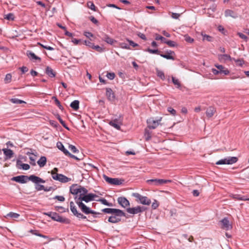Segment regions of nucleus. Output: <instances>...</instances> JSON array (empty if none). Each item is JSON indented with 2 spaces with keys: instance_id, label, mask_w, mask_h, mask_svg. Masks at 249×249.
<instances>
[{
  "instance_id": "40",
  "label": "nucleus",
  "mask_w": 249,
  "mask_h": 249,
  "mask_svg": "<svg viewBox=\"0 0 249 249\" xmlns=\"http://www.w3.org/2000/svg\"><path fill=\"white\" fill-rule=\"evenodd\" d=\"M234 198H235L237 200H249V198H247L246 196H241L240 195H235L234 196Z\"/></svg>"
},
{
  "instance_id": "46",
  "label": "nucleus",
  "mask_w": 249,
  "mask_h": 249,
  "mask_svg": "<svg viewBox=\"0 0 249 249\" xmlns=\"http://www.w3.org/2000/svg\"><path fill=\"white\" fill-rule=\"evenodd\" d=\"M144 136L146 141H149L151 138V134L147 129H145Z\"/></svg>"
},
{
  "instance_id": "57",
  "label": "nucleus",
  "mask_w": 249,
  "mask_h": 249,
  "mask_svg": "<svg viewBox=\"0 0 249 249\" xmlns=\"http://www.w3.org/2000/svg\"><path fill=\"white\" fill-rule=\"evenodd\" d=\"M35 188L37 191H41L44 190L45 187L43 185L36 184Z\"/></svg>"
},
{
  "instance_id": "54",
  "label": "nucleus",
  "mask_w": 249,
  "mask_h": 249,
  "mask_svg": "<svg viewBox=\"0 0 249 249\" xmlns=\"http://www.w3.org/2000/svg\"><path fill=\"white\" fill-rule=\"evenodd\" d=\"M53 199H57L61 202H63L65 200V197L63 196H56L54 197Z\"/></svg>"
},
{
  "instance_id": "32",
  "label": "nucleus",
  "mask_w": 249,
  "mask_h": 249,
  "mask_svg": "<svg viewBox=\"0 0 249 249\" xmlns=\"http://www.w3.org/2000/svg\"><path fill=\"white\" fill-rule=\"evenodd\" d=\"M52 99L54 100L56 105L57 106V107H59V108L60 110H61L62 111H63L64 110V107L61 105L60 102L57 99V98L56 97H55V96H53Z\"/></svg>"
},
{
  "instance_id": "12",
  "label": "nucleus",
  "mask_w": 249,
  "mask_h": 249,
  "mask_svg": "<svg viewBox=\"0 0 249 249\" xmlns=\"http://www.w3.org/2000/svg\"><path fill=\"white\" fill-rule=\"evenodd\" d=\"M133 196L140 201V203L143 205H149L151 203L150 199L147 197L141 196L138 193H133Z\"/></svg>"
},
{
  "instance_id": "60",
  "label": "nucleus",
  "mask_w": 249,
  "mask_h": 249,
  "mask_svg": "<svg viewBox=\"0 0 249 249\" xmlns=\"http://www.w3.org/2000/svg\"><path fill=\"white\" fill-rule=\"evenodd\" d=\"M126 40L129 42L130 45L134 47H137L139 45L137 43H135L132 40L127 39Z\"/></svg>"
},
{
  "instance_id": "53",
  "label": "nucleus",
  "mask_w": 249,
  "mask_h": 249,
  "mask_svg": "<svg viewBox=\"0 0 249 249\" xmlns=\"http://www.w3.org/2000/svg\"><path fill=\"white\" fill-rule=\"evenodd\" d=\"M115 76L114 72H108L107 74V77L110 80H113Z\"/></svg>"
},
{
  "instance_id": "26",
  "label": "nucleus",
  "mask_w": 249,
  "mask_h": 249,
  "mask_svg": "<svg viewBox=\"0 0 249 249\" xmlns=\"http://www.w3.org/2000/svg\"><path fill=\"white\" fill-rule=\"evenodd\" d=\"M46 158L45 156H42L37 161V163L40 167H43L46 165Z\"/></svg>"
},
{
  "instance_id": "45",
  "label": "nucleus",
  "mask_w": 249,
  "mask_h": 249,
  "mask_svg": "<svg viewBox=\"0 0 249 249\" xmlns=\"http://www.w3.org/2000/svg\"><path fill=\"white\" fill-rule=\"evenodd\" d=\"M91 48L96 50L99 53H102L104 51V49L99 45H94L93 44Z\"/></svg>"
},
{
  "instance_id": "3",
  "label": "nucleus",
  "mask_w": 249,
  "mask_h": 249,
  "mask_svg": "<svg viewBox=\"0 0 249 249\" xmlns=\"http://www.w3.org/2000/svg\"><path fill=\"white\" fill-rule=\"evenodd\" d=\"M44 214L50 217L54 221L59 222L63 223H69V219L64 218L60 216L57 213L55 212H47L44 213Z\"/></svg>"
},
{
  "instance_id": "48",
  "label": "nucleus",
  "mask_w": 249,
  "mask_h": 249,
  "mask_svg": "<svg viewBox=\"0 0 249 249\" xmlns=\"http://www.w3.org/2000/svg\"><path fill=\"white\" fill-rule=\"evenodd\" d=\"M8 216L14 218H17L19 217V214L17 213H15L13 212H10L7 214Z\"/></svg>"
},
{
  "instance_id": "59",
  "label": "nucleus",
  "mask_w": 249,
  "mask_h": 249,
  "mask_svg": "<svg viewBox=\"0 0 249 249\" xmlns=\"http://www.w3.org/2000/svg\"><path fill=\"white\" fill-rule=\"evenodd\" d=\"M84 36H85L87 37L90 39V37L93 36V35L89 32H84Z\"/></svg>"
},
{
  "instance_id": "14",
  "label": "nucleus",
  "mask_w": 249,
  "mask_h": 249,
  "mask_svg": "<svg viewBox=\"0 0 249 249\" xmlns=\"http://www.w3.org/2000/svg\"><path fill=\"white\" fill-rule=\"evenodd\" d=\"M221 224V228L226 231L232 229V225L230 224L229 220L227 217H224L220 221Z\"/></svg>"
},
{
  "instance_id": "16",
  "label": "nucleus",
  "mask_w": 249,
  "mask_h": 249,
  "mask_svg": "<svg viewBox=\"0 0 249 249\" xmlns=\"http://www.w3.org/2000/svg\"><path fill=\"white\" fill-rule=\"evenodd\" d=\"M98 36L102 39V40L105 41L109 44L112 45L115 42H116V40L111 38L108 35L105 33H102V36L98 35Z\"/></svg>"
},
{
  "instance_id": "17",
  "label": "nucleus",
  "mask_w": 249,
  "mask_h": 249,
  "mask_svg": "<svg viewBox=\"0 0 249 249\" xmlns=\"http://www.w3.org/2000/svg\"><path fill=\"white\" fill-rule=\"evenodd\" d=\"M106 96L109 101L113 102L115 101V96L111 89L106 88Z\"/></svg>"
},
{
  "instance_id": "5",
  "label": "nucleus",
  "mask_w": 249,
  "mask_h": 249,
  "mask_svg": "<svg viewBox=\"0 0 249 249\" xmlns=\"http://www.w3.org/2000/svg\"><path fill=\"white\" fill-rule=\"evenodd\" d=\"M51 174L52 175V178L54 180L59 181L62 183H66L71 180V178H68L66 176L61 174H58L53 172H51Z\"/></svg>"
},
{
  "instance_id": "49",
  "label": "nucleus",
  "mask_w": 249,
  "mask_h": 249,
  "mask_svg": "<svg viewBox=\"0 0 249 249\" xmlns=\"http://www.w3.org/2000/svg\"><path fill=\"white\" fill-rule=\"evenodd\" d=\"M69 148L74 153H76L79 152V150L76 148V147L73 145H69Z\"/></svg>"
},
{
  "instance_id": "30",
  "label": "nucleus",
  "mask_w": 249,
  "mask_h": 249,
  "mask_svg": "<svg viewBox=\"0 0 249 249\" xmlns=\"http://www.w3.org/2000/svg\"><path fill=\"white\" fill-rule=\"evenodd\" d=\"M156 73L158 77L160 78L162 80H164L165 77L163 71L159 70L158 69H156Z\"/></svg>"
},
{
  "instance_id": "34",
  "label": "nucleus",
  "mask_w": 249,
  "mask_h": 249,
  "mask_svg": "<svg viewBox=\"0 0 249 249\" xmlns=\"http://www.w3.org/2000/svg\"><path fill=\"white\" fill-rule=\"evenodd\" d=\"M10 101L12 103L16 104L25 103V102L24 101L18 99V98H12V99H10Z\"/></svg>"
},
{
  "instance_id": "4",
  "label": "nucleus",
  "mask_w": 249,
  "mask_h": 249,
  "mask_svg": "<svg viewBox=\"0 0 249 249\" xmlns=\"http://www.w3.org/2000/svg\"><path fill=\"white\" fill-rule=\"evenodd\" d=\"M75 203L77 204L78 207L81 209V211L86 214H101L99 213H97L87 207L83 202L75 200Z\"/></svg>"
},
{
  "instance_id": "51",
  "label": "nucleus",
  "mask_w": 249,
  "mask_h": 249,
  "mask_svg": "<svg viewBox=\"0 0 249 249\" xmlns=\"http://www.w3.org/2000/svg\"><path fill=\"white\" fill-rule=\"evenodd\" d=\"M120 46L121 48L123 49H125L129 50L130 49V48L128 45H127L126 43L124 42H122L120 43Z\"/></svg>"
},
{
  "instance_id": "44",
  "label": "nucleus",
  "mask_w": 249,
  "mask_h": 249,
  "mask_svg": "<svg viewBox=\"0 0 249 249\" xmlns=\"http://www.w3.org/2000/svg\"><path fill=\"white\" fill-rule=\"evenodd\" d=\"M12 79V75L10 73H8L6 75L5 77L4 78V82L6 84L9 83Z\"/></svg>"
},
{
  "instance_id": "10",
  "label": "nucleus",
  "mask_w": 249,
  "mask_h": 249,
  "mask_svg": "<svg viewBox=\"0 0 249 249\" xmlns=\"http://www.w3.org/2000/svg\"><path fill=\"white\" fill-rule=\"evenodd\" d=\"M146 210V208L144 206H138L133 208H127L126 211L127 213L132 214H136L140 213H142Z\"/></svg>"
},
{
  "instance_id": "18",
  "label": "nucleus",
  "mask_w": 249,
  "mask_h": 249,
  "mask_svg": "<svg viewBox=\"0 0 249 249\" xmlns=\"http://www.w3.org/2000/svg\"><path fill=\"white\" fill-rule=\"evenodd\" d=\"M80 185H78L77 184H73L70 188V193L75 195V196L78 195V194L80 192Z\"/></svg>"
},
{
  "instance_id": "19",
  "label": "nucleus",
  "mask_w": 249,
  "mask_h": 249,
  "mask_svg": "<svg viewBox=\"0 0 249 249\" xmlns=\"http://www.w3.org/2000/svg\"><path fill=\"white\" fill-rule=\"evenodd\" d=\"M2 151L4 155H5L4 160L11 159L14 156V153L10 149L4 148L2 149Z\"/></svg>"
},
{
  "instance_id": "56",
  "label": "nucleus",
  "mask_w": 249,
  "mask_h": 249,
  "mask_svg": "<svg viewBox=\"0 0 249 249\" xmlns=\"http://www.w3.org/2000/svg\"><path fill=\"white\" fill-rule=\"evenodd\" d=\"M167 110L173 115L175 116L176 114V111L171 107H169Z\"/></svg>"
},
{
  "instance_id": "64",
  "label": "nucleus",
  "mask_w": 249,
  "mask_h": 249,
  "mask_svg": "<svg viewBox=\"0 0 249 249\" xmlns=\"http://www.w3.org/2000/svg\"><path fill=\"white\" fill-rule=\"evenodd\" d=\"M19 69L22 71V73H24L25 72H27L28 71V69L27 67L23 66L22 67L19 68Z\"/></svg>"
},
{
  "instance_id": "41",
  "label": "nucleus",
  "mask_w": 249,
  "mask_h": 249,
  "mask_svg": "<svg viewBox=\"0 0 249 249\" xmlns=\"http://www.w3.org/2000/svg\"><path fill=\"white\" fill-rule=\"evenodd\" d=\"M165 43L167 44L169 47H173L177 46V44L175 41L170 40L166 39V41H165Z\"/></svg>"
},
{
  "instance_id": "42",
  "label": "nucleus",
  "mask_w": 249,
  "mask_h": 249,
  "mask_svg": "<svg viewBox=\"0 0 249 249\" xmlns=\"http://www.w3.org/2000/svg\"><path fill=\"white\" fill-rule=\"evenodd\" d=\"M115 208H105L102 210V212L105 213L111 214L114 211H115Z\"/></svg>"
},
{
  "instance_id": "55",
  "label": "nucleus",
  "mask_w": 249,
  "mask_h": 249,
  "mask_svg": "<svg viewBox=\"0 0 249 249\" xmlns=\"http://www.w3.org/2000/svg\"><path fill=\"white\" fill-rule=\"evenodd\" d=\"M88 6L91 10L95 11H96L95 6L93 2H88Z\"/></svg>"
},
{
  "instance_id": "23",
  "label": "nucleus",
  "mask_w": 249,
  "mask_h": 249,
  "mask_svg": "<svg viewBox=\"0 0 249 249\" xmlns=\"http://www.w3.org/2000/svg\"><path fill=\"white\" fill-rule=\"evenodd\" d=\"M80 192L79 193V195L75 196L74 197H82V196L88 194V191L85 187L80 186Z\"/></svg>"
},
{
  "instance_id": "61",
  "label": "nucleus",
  "mask_w": 249,
  "mask_h": 249,
  "mask_svg": "<svg viewBox=\"0 0 249 249\" xmlns=\"http://www.w3.org/2000/svg\"><path fill=\"white\" fill-rule=\"evenodd\" d=\"M237 35L239 36V37L240 38H241L242 39H243L244 40H247L248 38L247 36L246 35H245L244 34H243V33L238 32L237 33Z\"/></svg>"
},
{
  "instance_id": "47",
  "label": "nucleus",
  "mask_w": 249,
  "mask_h": 249,
  "mask_svg": "<svg viewBox=\"0 0 249 249\" xmlns=\"http://www.w3.org/2000/svg\"><path fill=\"white\" fill-rule=\"evenodd\" d=\"M184 40L189 43H192L194 41V39L189 36L188 35H185L184 36Z\"/></svg>"
},
{
  "instance_id": "43",
  "label": "nucleus",
  "mask_w": 249,
  "mask_h": 249,
  "mask_svg": "<svg viewBox=\"0 0 249 249\" xmlns=\"http://www.w3.org/2000/svg\"><path fill=\"white\" fill-rule=\"evenodd\" d=\"M92 39H90V40H84V41H83L82 40V43L83 44H84L90 48H92L93 45V43H91L90 41H91Z\"/></svg>"
},
{
  "instance_id": "36",
  "label": "nucleus",
  "mask_w": 249,
  "mask_h": 249,
  "mask_svg": "<svg viewBox=\"0 0 249 249\" xmlns=\"http://www.w3.org/2000/svg\"><path fill=\"white\" fill-rule=\"evenodd\" d=\"M160 56H161L162 57H163L167 59H171V60H175V58L173 56H172V55H169L167 53H166V54L160 53Z\"/></svg>"
},
{
  "instance_id": "7",
  "label": "nucleus",
  "mask_w": 249,
  "mask_h": 249,
  "mask_svg": "<svg viewBox=\"0 0 249 249\" xmlns=\"http://www.w3.org/2000/svg\"><path fill=\"white\" fill-rule=\"evenodd\" d=\"M171 180L157 178L148 179L147 180V183L155 186H160L163 184L171 182Z\"/></svg>"
},
{
  "instance_id": "58",
  "label": "nucleus",
  "mask_w": 249,
  "mask_h": 249,
  "mask_svg": "<svg viewBox=\"0 0 249 249\" xmlns=\"http://www.w3.org/2000/svg\"><path fill=\"white\" fill-rule=\"evenodd\" d=\"M21 166L23 170H27L30 169V165L27 163H22L21 164Z\"/></svg>"
},
{
  "instance_id": "33",
  "label": "nucleus",
  "mask_w": 249,
  "mask_h": 249,
  "mask_svg": "<svg viewBox=\"0 0 249 249\" xmlns=\"http://www.w3.org/2000/svg\"><path fill=\"white\" fill-rule=\"evenodd\" d=\"M57 119L59 120L60 124H62V125L67 129V130H69V128L68 127L67 124H66L65 122L61 119L59 115H57Z\"/></svg>"
},
{
  "instance_id": "15",
  "label": "nucleus",
  "mask_w": 249,
  "mask_h": 249,
  "mask_svg": "<svg viewBox=\"0 0 249 249\" xmlns=\"http://www.w3.org/2000/svg\"><path fill=\"white\" fill-rule=\"evenodd\" d=\"M117 201L123 208H127L130 205L129 201L124 196L119 197Z\"/></svg>"
},
{
  "instance_id": "38",
  "label": "nucleus",
  "mask_w": 249,
  "mask_h": 249,
  "mask_svg": "<svg viewBox=\"0 0 249 249\" xmlns=\"http://www.w3.org/2000/svg\"><path fill=\"white\" fill-rule=\"evenodd\" d=\"M98 201L101 202L103 204L107 206H112V204L108 202L106 199L105 198H101Z\"/></svg>"
},
{
  "instance_id": "20",
  "label": "nucleus",
  "mask_w": 249,
  "mask_h": 249,
  "mask_svg": "<svg viewBox=\"0 0 249 249\" xmlns=\"http://www.w3.org/2000/svg\"><path fill=\"white\" fill-rule=\"evenodd\" d=\"M215 66L217 68V70L220 71V74H223L225 75H227L229 74L230 71L228 69L225 68L221 65H215Z\"/></svg>"
},
{
  "instance_id": "27",
  "label": "nucleus",
  "mask_w": 249,
  "mask_h": 249,
  "mask_svg": "<svg viewBox=\"0 0 249 249\" xmlns=\"http://www.w3.org/2000/svg\"><path fill=\"white\" fill-rule=\"evenodd\" d=\"M57 147L62 151L64 154L66 155L67 154L69 153V151L67 150L64 146L63 144L61 142H58L56 143Z\"/></svg>"
},
{
  "instance_id": "21",
  "label": "nucleus",
  "mask_w": 249,
  "mask_h": 249,
  "mask_svg": "<svg viewBox=\"0 0 249 249\" xmlns=\"http://www.w3.org/2000/svg\"><path fill=\"white\" fill-rule=\"evenodd\" d=\"M216 112V109L212 106L209 107L206 110V115L207 117H212Z\"/></svg>"
},
{
  "instance_id": "62",
  "label": "nucleus",
  "mask_w": 249,
  "mask_h": 249,
  "mask_svg": "<svg viewBox=\"0 0 249 249\" xmlns=\"http://www.w3.org/2000/svg\"><path fill=\"white\" fill-rule=\"evenodd\" d=\"M71 41L75 45L78 44L79 42H82V40L76 38H72Z\"/></svg>"
},
{
  "instance_id": "6",
  "label": "nucleus",
  "mask_w": 249,
  "mask_h": 249,
  "mask_svg": "<svg viewBox=\"0 0 249 249\" xmlns=\"http://www.w3.org/2000/svg\"><path fill=\"white\" fill-rule=\"evenodd\" d=\"M237 160L238 158L236 157H228L219 160L216 162L215 164L216 165L232 164L236 163Z\"/></svg>"
},
{
  "instance_id": "9",
  "label": "nucleus",
  "mask_w": 249,
  "mask_h": 249,
  "mask_svg": "<svg viewBox=\"0 0 249 249\" xmlns=\"http://www.w3.org/2000/svg\"><path fill=\"white\" fill-rule=\"evenodd\" d=\"M70 207L71 212L77 218L79 219H86L87 217L82 213H79L77 210V208L76 206L74 205V202L73 201H71L70 203Z\"/></svg>"
},
{
  "instance_id": "50",
  "label": "nucleus",
  "mask_w": 249,
  "mask_h": 249,
  "mask_svg": "<svg viewBox=\"0 0 249 249\" xmlns=\"http://www.w3.org/2000/svg\"><path fill=\"white\" fill-rule=\"evenodd\" d=\"M5 18L9 20H13L14 19V15L13 13H9L6 15Z\"/></svg>"
},
{
  "instance_id": "39",
  "label": "nucleus",
  "mask_w": 249,
  "mask_h": 249,
  "mask_svg": "<svg viewBox=\"0 0 249 249\" xmlns=\"http://www.w3.org/2000/svg\"><path fill=\"white\" fill-rule=\"evenodd\" d=\"M172 82H173V84L177 86V88H179L180 87L181 85H180V83L179 81H178V79H176L174 77H172Z\"/></svg>"
},
{
  "instance_id": "25",
  "label": "nucleus",
  "mask_w": 249,
  "mask_h": 249,
  "mask_svg": "<svg viewBox=\"0 0 249 249\" xmlns=\"http://www.w3.org/2000/svg\"><path fill=\"white\" fill-rule=\"evenodd\" d=\"M225 16L226 17H231L233 18H237V15L232 10L227 9L225 11Z\"/></svg>"
},
{
  "instance_id": "63",
  "label": "nucleus",
  "mask_w": 249,
  "mask_h": 249,
  "mask_svg": "<svg viewBox=\"0 0 249 249\" xmlns=\"http://www.w3.org/2000/svg\"><path fill=\"white\" fill-rule=\"evenodd\" d=\"M89 18L91 20V21H92L93 23L95 24L98 23V21L93 16L89 17Z\"/></svg>"
},
{
  "instance_id": "2",
  "label": "nucleus",
  "mask_w": 249,
  "mask_h": 249,
  "mask_svg": "<svg viewBox=\"0 0 249 249\" xmlns=\"http://www.w3.org/2000/svg\"><path fill=\"white\" fill-rule=\"evenodd\" d=\"M122 216L126 217V213L122 210L115 209V211L111 213V215L109 217L108 221L112 223H119L121 221Z\"/></svg>"
},
{
  "instance_id": "8",
  "label": "nucleus",
  "mask_w": 249,
  "mask_h": 249,
  "mask_svg": "<svg viewBox=\"0 0 249 249\" xmlns=\"http://www.w3.org/2000/svg\"><path fill=\"white\" fill-rule=\"evenodd\" d=\"M97 196H98L95 194L92 193H88L86 195L82 196V197H74V200H77L82 202L84 201L86 203H88L90 201L93 200L94 199V198Z\"/></svg>"
},
{
  "instance_id": "35",
  "label": "nucleus",
  "mask_w": 249,
  "mask_h": 249,
  "mask_svg": "<svg viewBox=\"0 0 249 249\" xmlns=\"http://www.w3.org/2000/svg\"><path fill=\"white\" fill-rule=\"evenodd\" d=\"M109 124L113 126L114 128H115L116 129H118V130H120V126L119 124H118L117 123H116V120H114V121H110L109 123Z\"/></svg>"
},
{
  "instance_id": "52",
  "label": "nucleus",
  "mask_w": 249,
  "mask_h": 249,
  "mask_svg": "<svg viewBox=\"0 0 249 249\" xmlns=\"http://www.w3.org/2000/svg\"><path fill=\"white\" fill-rule=\"evenodd\" d=\"M156 40H161V42H163L165 43V41H166V38L161 36H160V35H157L156 37Z\"/></svg>"
},
{
  "instance_id": "1",
  "label": "nucleus",
  "mask_w": 249,
  "mask_h": 249,
  "mask_svg": "<svg viewBox=\"0 0 249 249\" xmlns=\"http://www.w3.org/2000/svg\"><path fill=\"white\" fill-rule=\"evenodd\" d=\"M11 180L20 183H25L28 180H31L36 184L45 182L44 180L34 175H31L29 177L25 175L14 177L11 178Z\"/></svg>"
},
{
  "instance_id": "29",
  "label": "nucleus",
  "mask_w": 249,
  "mask_h": 249,
  "mask_svg": "<svg viewBox=\"0 0 249 249\" xmlns=\"http://www.w3.org/2000/svg\"><path fill=\"white\" fill-rule=\"evenodd\" d=\"M218 57L219 60L221 61L231 60V58L230 55L227 54H220L218 55Z\"/></svg>"
},
{
  "instance_id": "13",
  "label": "nucleus",
  "mask_w": 249,
  "mask_h": 249,
  "mask_svg": "<svg viewBox=\"0 0 249 249\" xmlns=\"http://www.w3.org/2000/svg\"><path fill=\"white\" fill-rule=\"evenodd\" d=\"M103 178L107 182L110 184L119 185L122 183V181L117 178H111L105 175H104Z\"/></svg>"
},
{
  "instance_id": "37",
  "label": "nucleus",
  "mask_w": 249,
  "mask_h": 249,
  "mask_svg": "<svg viewBox=\"0 0 249 249\" xmlns=\"http://www.w3.org/2000/svg\"><path fill=\"white\" fill-rule=\"evenodd\" d=\"M145 51L150 53H153V54H159L160 55V51H159L158 49H156V50H152V49H151L150 48H148Z\"/></svg>"
},
{
  "instance_id": "24",
  "label": "nucleus",
  "mask_w": 249,
  "mask_h": 249,
  "mask_svg": "<svg viewBox=\"0 0 249 249\" xmlns=\"http://www.w3.org/2000/svg\"><path fill=\"white\" fill-rule=\"evenodd\" d=\"M27 55L30 59H35L41 61V58L31 51H28L27 52Z\"/></svg>"
},
{
  "instance_id": "28",
  "label": "nucleus",
  "mask_w": 249,
  "mask_h": 249,
  "mask_svg": "<svg viewBox=\"0 0 249 249\" xmlns=\"http://www.w3.org/2000/svg\"><path fill=\"white\" fill-rule=\"evenodd\" d=\"M70 107L75 110H78L79 108V101L78 100L73 101L71 103Z\"/></svg>"
},
{
  "instance_id": "22",
  "label": "nucleus",
  "mask_w": 249,
  "mask_h": 249,
  "mask_svg": "<svg viewBox=\"0 0 249 249\" xmlns=\"http://www.w3.org/2000/svg\"><path fill=\"white\" fill-rule=\"evenodd\" d=\"M45 73L50 77H54L56 75V72L49 66L46 67Z\"/></svg>"
},
{
  "instance_id": "11",
  "label": "nucleus",
  "mask_w": 249,
  "mask_h": 249,
  "mask_svg": "<svg viewBox=\"0 0 249 249\" xmlns=\"http://www.w3.org/2000/svg\"><path fill=\"white\" fill-rule=\"evenodd\" d=\"M162 118L160 117V119L155 120L153 118H150L147 120L148 127L150 129L156 128L160 124Z\"/></svg>"
},
{
  "instance_id": "31",
  "label": "nucleus",
  "mask_w": 249,
  "mask_h": 249,
  "mask_svg": "<svg viewBox=\"0 0 249 249\" xmlns=\"http://www.w3.org/2000/svg\"><path fill=\"white\" fill-rule=\"evenodd\" d=\"M201 36L203 37V40H207L209 42L212 41L213 37L211 36L204 34L203 32L201 33Z\"/></svg>"
}]
</instances>
